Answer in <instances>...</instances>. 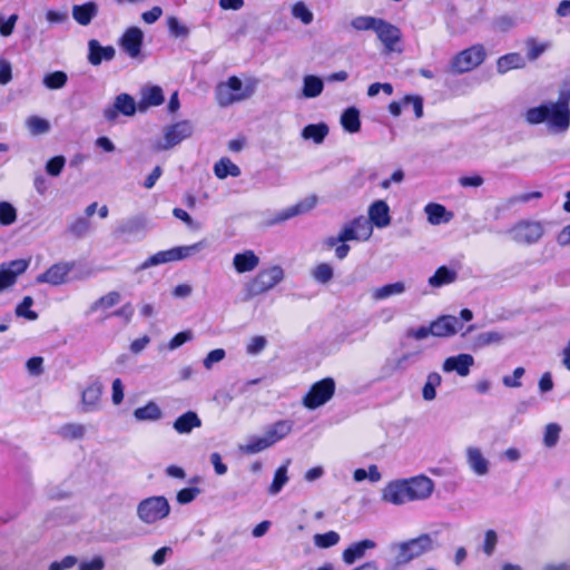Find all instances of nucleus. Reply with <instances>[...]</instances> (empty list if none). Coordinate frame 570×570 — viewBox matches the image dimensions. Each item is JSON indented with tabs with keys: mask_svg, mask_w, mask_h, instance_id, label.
<instances>
[{
	"mask_svg": "<svg viewBox=\"0 0 570 570\" xmlns=\"http://www.w3.org/2000/svg\"><path fill=\"white\" fill-rule=\"evenodd\" d=\"M374 32L377 35V38L382 41L387 51H393L395 45L401 40L400 29L380 18Z\"/></svg>",
	"mask_w": 570,
	"mask_h": 570,
	"instance_id": "18",
	"label": "nucleus"
},
{
	"mask_svg": "<svg viewBox=\"0 0 570 570\" xmlns=\"http://www.w3.org/2000/svg\"><path fill=\"white\" fill-rule=\"evenodd\" d=\"M144 33L138 27L128 28L119 40L121 49L130 57L140 56Z\"/></svg>",
	"mask_w": 570,
	"mask_h": 570,
	"instance_id": "17",
	"label": "nucleus"
},
{
	"mask_svg": "<svg viewBox=\"0 0 570 570\" xmlns=\"http://www.w3.org/2000/svg\"><path fill=\"white\" fill-rule=\"evenodd\" d=\"M376 543L373 540L365 539L351 544L343 551L342 558L346 564H353L356 560L365 556L366 550L374 549Z\"/></svg>",
	"mask_w": 570,
	"mask_h": 570,
	"instance_id": "25",
	"label": "nucleus"
},
{
	"mask_svg": "<svg viewBox=\"0 0 570 570\" xmlns=\"http://www.w3.org/2000/svg\"><path fill=\"white\" fill-rule=\"evenodd\" d=\"M317 204V197L316 196H308L297 204L289 206L281 212H278L271 220L269 225H276L281 224L283 222H286L293 217L306 214L311 212Z\"/></svg>",
	"mask_w": 570,
	"mask_h": 570,
	"instance_id": "16",
	"label": "nucleus"
},
{
	"mask_svg": "<svg viewBox=\"0 0 570 570\" xmlns=\"http://www.w3.org/2000/svg\"><path fill=\"white\" fill-rule=\"evenodd\" d=\"M144 101L149 106H159L164 102L163 90L158 86H154L144 92Z\"/></svg>",
	"mask_w": 570,
	"mask_h": 570,
	"instance_id": "57",
	"label": "nucleus"
},
{
	"mask_svg": "<svg viewBox=\"0 0 570 570\" xmlns=\"http://www.w3.org/2000/svg\"><path fill=\"white\" fill-rule=\"evenodd\" d=\"M193 125L188 120L176 122L175 125L168 126L164 129L163 140L157 141L154 145L155 151H163L173 148L174 146L181 142L193 134Z\"/></svg>",
	"mask_w": 570,
	"mask_h": 570,
	"instance_id": "10",
	"label": "nucleus"
},
{
	"mask_svg": "<svg viewBox=\"0 0 570 570\" xmlns=\"http://www.w3.org/2000/svg\"><path fill=\"white\" fill-rule=\"evenodd\" d=\"M226 356V352L223 348H216L210 351L207 356L204 358L203 364L206 370H210L214 364L219 363Z\"/></svg>",
	"mask_w": 570,
	"mask_h": 570,
	"instance_id": "60",
	"label": "nucleus"
},
{
	"mask_svg": "<svg viewBox=\"0 0 570 570\" xmlns=\"http://www.w3.org/2000/svg\"><path fill=\"white\" fill-rule=\"evenodd\" d=\"M26 127L31 135L38 136L50 130V122L39 116H30L26 119Z\"/></svg>",
	"mask_w": 570,
	"mask_h": 570,
	"instance_id": "45",
	"label": "nucleus"
},
{
	"mask_svg": "<svg viewBox=\"0 0 570 570\" xmlns=\"http://www.w3.org/2000/svg\"><path fill=\"white\" fill-rule=\"evenodd\" d=\"M379 18L370 16H358L351 21V26L357 31L375 29Z\"/></svg>",
	"mask_w": 570,
	"mask_h": 570,
	"instance_id": "52",
	"label": "nucleus"
},
{
	"mask_svg": "<svg viewBox=\"0 0 570 570\" xmlns=\"http://www.w3.org/2000/svg\"><path fill=\"white\" fill-rule=\"evenodd\" d=\"M161 416L163 412L154 401H150L145 406L137 407L134 411V417L137 421H158Z\"/></svg>",
	"mask_w": 570,
	"mask_h": 570,
	"instance_id": "35",
	"label": "nucleus"
},
{
	"mask_svg": "<svg viewBox=\"0 0 570 570\" xmlns=\"http://www.w3.org/2000/svg\"><path fill=\"white\" fill-rule=\"evenodd\" d=\"M289 464V461H287L284 465L279 466L274 475V480L268 489V492L272 495L277 494L281 492L283 487L287 483L288 476H287V465Z\"/></svg>",
	"mask_w": 570,
	"mask_h": 570,
	"instance_id": "47",
	"label": "nucleus"
},
{
	"mask_svg": "<svg viewBox=\"0 0 570 570\" xmlns=\"http://www.w3.org/2000/svg\"><path fill=\"white\" fill-rule=\"evenodd\" d=\"M120 294L118 292H109L108 294L101 296L100 298H98L97 301H95L90 306H89V309H88V314H94L96 313L97 311L99 309H108L112 306H115L116 304H118L120 302Z\"/></svg>",
	"mask_w": 570,
	"mask_h": 570,
	"instance_id": "40",
	"label": "nucleus"
},
{
	"mask_svg": "<svg viewBox=\"0 0 570 570\" xmlns=\"http://www.w3.org/2000/svg\"><path fill=\"white\" fill-rule=\"evenodd\" d=\"M202 426V420L194 411H188L184 413L183 415L178 416L173 428L175 431L179 434H188L190 433L195 428Z\"/></svg>",
	"mask_w": 570,
	"mask_h": 570,
	"instance_id": "27",
	"label": "nucleus"
},
{
	"mask_svg": "<svg viewBox=\"0 0 570 570\" xmlns=\"http://www.w3.org/2000/svg\"><path fill=\"white\" fill-rule=\"evenodd\" d=\"M466 464L478 476H484L490 471V461L483 455L480 448L470 445L465 449Z\"/></svg>",
	"mask_w": 570,
	"mask_h": 570,
	"instance_id": "19",
	"label": "nucleus"
},
{
	"mask_svg": "<svg viewBox=\"0 0 570 570\" xmlns=\"http://www.w3.org/2000/svg\"><path fill=\"white\" fill-rule=\"evenodd\" d=\"M88 61L92 66L100 65L104 60L110 61L116 56V50L112 46L102 47L98 40L91 39L88 42Z\"/></svg>",
	"mask_w": 570,
	"mask_h": 570,
	"instance_id": "22",
	"label": "nucleus"
},
{
	"mask_svg": "<svg viewBox=\"0 0 570 570\" xmlns=\"http://www.w3.org/2000/svg\"><path fill=\"white\" fill-rule=\"evenodd\" d=\"M284 277V269L279 265H274L259 271L255 277L244 285V301H249L258 295L267 293L279 284Z\"/></svg>",
	"mask_w": 570,
	"mask_h": 570,
	"instance_id": "5",
	"label": "nucleus"
},
{
	"mask_svg": "<svg viewBox=\"0 0 570 570\" xmlns=\"http://www.w3.org/2000/svg\"><path fill=\"white\" fill-rule=\"evenodd\" d=\"M341 124L343 128L351 134L360 131V111L355 107L347 108L341 116Z\"/></svg>",
	"mask_w": 570,
	"mask_h": 570,
	"instance_id": "36",
	"label": "nucleus"
},
{
	"mask_svg": "<svg viewBox=\"0 0 570 570\" xmlns=\"http://www.w3.org/2000/svg\"><path fill=\"white\" fill-rule=\"evenodd\" d=\"M199 493V488H185L177 492L176 500L179 504H188L193 502L198 497Z\"/></svg>",
	"mask_w": 570,
	"mask_h": 570,
	"instance_id": "59",
	"label": "nucleus"
},
{
	"mask_svg": "<svg viewBox=\"0 0 570 570\" xmlns=\"http://www.w3.org/2000/svg\"><path fill=\"white\" fill-rule=\"evenodd\" d=\"M340 541V534L335 531H328L323 534L314 535V543L318 548H330L337 544Z\"/></svg>",
	"mask_w": 570,
	"mask_h": 570,
	"instance_id": "53",
	"label": "nucleus"
},
{
	"mask_svg": "<svg viewBox=\"0 0 570 570\" xmlns=\"http://www.w3.org/2000/svg\"><path fill=\"white\" fill-rule=\"evenodd\" d=\"M505 337L507 335L503 332L499 331L482 332L473 338L472 347L476 350L493 344H500L503 342Z\"/></svg>",
	"mask_w": 570,
	"mask_h": 570,
	"instance_id": "34",
	"label": "nucleus"
},
{
	"mask_svg": "<svg viewBox=\"0 0 570 570\" xmlns=\"http://www.w3.org/2000/svg\"><path fill=\"white\" fill-rule=\"evenodd\" d=\"M168 28H169V31L175 36V37H187L189 35V30L186 26H183L177 18L175 17H170L168 19Z\"/></svg>",
	"mask_w": 570,
	"mask_h": 570,
	"instance_id": "64",
	"label": "nucleus"
},
{
	"mask_svg": "<svg viewBox=\"0 0 570 570\" xmlns=\"http://www.w3.org/2000/svg\"><path fill=\"white\" fill-rule=\"evenodd\" d=\"M334 393L335 382L332 377H326L311 386L302 403L306 409L315 410L328 402Z\"/></svg>",
	"mask_w": 570,
	"mask_h": 570,
	"instance_id": "9",
	"label": "nucleus"
},
{
	"mask_svg": "<svg viewBox=\"0 0 570 570\" xmlns=\"http://www.w3.org/2000/svg\"><path fill=\"white\" fill-rule=\"evenodd\" d=\"M373 233V228L368 220L364 217H357L346 224L340 232V239L344 243L350 240L364 242L367 240Z\"/></svg>",
	"mask_w": 570,
	"mask_h": 570,
	"instance_id": "14",
	"label": "nucleus"
},
{
	"mask_svg": "<svg viewBox=\"0 0 570 570\" xmlns=\"http://www.w3.org/2000/svg\"><path fill=\"white\" fill-rule=\"evenodd\" d=\"M33 304V299L31 296H26L22 302L17 306L16 314L18 316L24 317L29 321H35L38 318V314L30 309Z\"/></svg>",
	"mask_w": 570,
	"mask_h": 570,
	"instance_id": "54",
	"label": "nucleus"
},
{
	"mask_svg": "<svg viewBox=\"0 0 570 570\" xmlns=\"http://www.w3.org/2000/svg\"><path fill=\"white\" fill-rule=\"evenodd\" d=\"M258 81L248 80L243 85L242 80L232 76L227 81L218 83L215 90L217 104L220 107H227L234 102L248 99L256 90Z\"/></svg>",
	"mask_w": 570,
	"mask_h": 570,
	"instance_id": "4",
	"label": "nucleus"
},
{
	"mask_svg": "<svg viewBox=\"0 0 570 570\" xmlns=\"http://www.w3.org/2000/svg\"><path fill=\"white\" fill-rule=\"evenodd\" d=\"M474 364V358L470 354H459L456 356L448 357L442 365L444 372H456L460 376H466L470 373L471 366Z\"/></svg>",
	"mask_w": 570,
	"mask_h": 570,
	"instance_id": "21",
	"label": "nucleus"
},
{
	"mask_svg": "<svg viewBox=\"0 0 570 570\" xmlns=\"http://www.w3.org/2000/svg\"><path fill=\"white\" fill-rule=\"evenodd\" d=\"M65 164L66 158L63 156H56L47 161L46 171L48 175L57 177L62 171Z\"/></svg>",
	"mask_w": 570,
	"mask_h": 570,
	"instance_id": "58",
	"label": "nucleus"
},
{
	"mask_svg": "<svg viewBox=\"0 0 570 570\" xmlns=\"http://www.w3.org/2000/svg\"><path fill=\"white\" fill-rule=\"evenodd\" d=\"M459 321L455 316L443 315L430 324V332L435 337L453 336L458 332Z\"/></svg>",
	"mask_w": 570,
	"mask_h": 570,
	"instance_id": "20",
	"label": "nucleus"
},
{
	"mask_svg": "<svg viewBox=\"0 0 570 570\" xmlns=\"http://www.w3.org/2000/svg\"><path fill=\"white\" fill-rule=\"evenodd\" d=\"M324 83L320 77L308 75L303 79V96L306 98H315L323 91Z\"/></svg>",
	"mask_w": 570,
	"mask_h": 570,
	"instance_id": "39",
	"label": "nucleus"
},
{
	"mask_svg": "<svg viewBox=\"0 0 570 570\" xmlns=\"http://www.w3.org/2000/svg\"><path fill=\"white\" fill-rule=\"evenodd\" d=\"M68 76L65 71H53L45 75L42 83L47 89L58 90L66 86Z\"/></svg>",
	"mask_w": 570,
	"mask_h": 570,
	"instance_id": "43",
	"label": "nucleus"
},
{
	"mask_svg": "<svg viewBox=\"0 0 570 570\" xmlns=\"http://www.w3.org/2000/svg\"><path fill=\"white\" fill-rule=\"evenodd\" d=\"M458 273L446 266L439 267L435 273L429 278V285L434 288L442 287L455 282Z\"/></svg>",
	"mask_w": 570,
	"mask_h": 570,
	"instance_id": "33",
	"label": "nucleus"
},
{
	"mask_svg": "<svg viewBox=\"0 0 570 570\" xmlns=\"http://www.w3.org/2000/svg\"><path fill=\"white\" fill-rule=\"evenodd\" d=\"M17 220V210L8 202H0V224L9 226Z\"/></svg>",
	"mask_w": 570,
	"mask_h": 570,
	"instance_id": "51",
	"label": "nucleus"
},
{
	"mask_svg": "<svg viewBox=\"0 0 570 570\" xmlns=\"http://www.w3.org/2000/svg\"><path fill=\"white\" fill-rule=\"evenodd\" d=\"M406 291L404 282L399 281L395 283L386 284L381 287H374L371 289V297L373 301L379 302L386 299L391 296L402 295Z\"/></svg>",
	"mask_w": 570,
	"mask_h": 570,
	"instance_id": "28",
	"label": "nucleus"
},
{
	"mask_svg": "<svg viewBox=\"0 0 570 570\" xmlns=\"http://www.w3.org/2000/svg\"><path fill=\"white\" fill-rule=\"evenodd\" d=\"M487 51L483 45H473L456 53L451 62L450 69L453 73L469 72L479 67L485 59Z\"/></svg>",
	"mask_w": 570,
	"mask_h": 570,
	"instance_id": "8",
	"label": "nucleus"
},
{
	"mask_svg": "<svg viewBox=\"0 0 570 570\" xmlns=\"http://www.w3.org/2000/svg\"><path fill=\"white\" fill-rule=\"evenodd\" d=\"M86 432V426L79 423H68L62 425L59 430V434L66 440H81Z\"/></svg>",
	"mask_w": 570,
	"mask_h": 570,
	"instance_id": "46",
	"label": "nucleus"
},
{
	"mask_svg": "<svg viewBox=\"0 0 570 570\" xmlns=\"http://www.w3.org/2000/svg\"><path fill=\"white\" fill-rule=\"evenodd\" d=\"M509 233L515 243L532 245L542 238L544 234V227L541 222L521 220L515 224Z\"/></svg>",
	"mask_w": 570,
	"mask_h": 570,
	"instance_id": "11",
	"label": "nucleus"
},
{
	"mask_svg": "<svg viewBox=\"0 0 570 570\" xmlns=\"http://www.w3.org/2000/svg\"><path fill=\"white\" fill-rule=\"evenodd\" d=\"M146 225V218L141 216L131 217L120 223L119 226L116 228L115 234L118 236L134 235L144 232Z\"/></svg>",
	"mask_w": 570,
	"mask_h": 570,
	"instance_id": "32",
	"label": "nucleus"
},
{
	"mask_svg": "<svg viewBox=\"0 0 570 570\" xmlns=\"http://www.w3.org/2000/svg\"><path fill=\"white\" fill-rule=\"evenodd\" d=\"M294 18L299 19L304 24H309L313 21V12L306 7L304 2H297L292 8Z\"/></svg>",
	"mask_w": 570,
	"mask_h": 570,
	"instance_id": "55",
	"label": "nucleus"
},
{
	"mask_svg": "<svg viewBox=\"0 0 570 570\" xmlns=\"http://www.w3.org/2000/svg\"><path fill=\"white\" fill-rule=\"evenodd\" d=\"M524 120L531 126L546 122L553 134L566 132L570 126L569 98L560 97L557 101L529 108L524 112Z\"/></svg>",
	"mask_w": 570,
	"mask_h": 570,
	"instance_id": "2",
	"label": "nucleus"
},
{
	"mask_svg": "<svg viewBox=\"0 0 570 570\" xmlns=\"http://www.w3.org/2000/svg\"><path fill=\"white\" fill-rule=\"evenodd\" d=\"M193 338V332L191 331H184L178 334H176L168 343L167 348L169 351H174L178 347H180L186 342L191 341Z\"/></svg>",
	"mask_w": 570,
	"mask_h": 570,
	"instance_id": "62",
	"label": "nucleus"
},
{
	"mask_svg": "<svg viewBox=\"0 0 570 570\" xmlns=\"http://www.w3.org/2000/svg\"><path fill=\"white\" fill-rule=\"evenodd\" d=\"M206 247H207V242L205 239H203L193 245L178 246V247H174V248H170L167 250H160V252L151 255L145 262H142L139 266H137L135 268L134 273L138 274L147 268L153 267V266H158V265L170 263V262L186 259V258L199 253L200 250H203Z\"/></svg>",
	"mask_w": 570,
	"mask_h": 570,
	"instance_id": "6",
	"label": "nucleus"
},
{
	"mask_svg": "<svg viewBox=\"0 0 570 570\" xmlns=\"http://www.w3.org/2000/svg\"><path fill=\"white\" fill-rule=\"evenodd\" d=\"M30 264V259H14L0 264V293L13 286Z\"/></svg>",
	"mask_w": 570,
	"mask_h": 570,
	"instance_id": "12",
	"label": "nucleus"
},
{
	"mask_svg": "<svg viewBox=\"0 0 570 570\" xmlns=\"http://www.w3.org/2000/svg\"><path fill=\"white\" fill-rule=\"evenodd\" d=\"M433 489V481L425 475L395 480L389 482L383 488L382 500L394 505H402L410 501H419L430 498Z\"/></svg>",
	"mask_w": 570,
	"mask_h": 570,
	"instance_id": "1",
	"label": "nucleus"
},
{
	"mask_svg": "<svg viewBox=\"0 0 570 570\" xmlns=\"http://www.w3.org/2000/svg\"><path fill=\"white\" fill-rule=\"evenodd\" d=\"M97 13L98 7L95 2L73 6L72 8V17L81 26H88Z\"/></svg>",
	"mask_w": 570,
	"mask_h": 570,
	"instance_id": "31",
	"label": "nucleus"
},
{
	"mask_svg": "<svg viewBox=\"0 0 570 570\" xmlns=\"http://www.w3.org/2000/svg\"><path fill=\"white\" fill-rule=\"evenodd\" d=\"M442 377L439 373L432 372L428 375L422 389V396L425 401H433L436 396V387L441 385Z\"/></svg>",
	"mask_w": 570,
	"mask_h": 570,
	"instance_id": "44",
	"label": "nucleus"
},
{
	"mask_svg": "<svg viewBox=\"0 0 570 570\" xmlns=\"http://www.w3.org/2000/svg\"><path fill=\"white\" fill-rule=\"evenodd\" d=\"M524 67L525 59L519 52L504 55L497 60V71L500 75L507 73L512 69H521Z\"/></svg>",
	"mask_w": 570,
	"mask_h": 570,
	"instance_id": "30",
	"label": "nucleus"
},
{
	"mask_svg": "<svg viewBox=\"0 0 570 570\" xmlns=\"http://www.w3.org/2000/svg\"><path fill=\"white\" fill-rule=\"evenodd\" d=\"M90 230V220L87 217H78L70 226L69 232L77 236L83 237Z\"/></svg>",
	"mask_w": 570,
	"mask_h": 570,
	"instance_id": "56",
	"label": "nucleus"
},
{
	"mask_svg": "<svg viewBox=\"0 0 570 570\" xmlns=\"http://www.w3.org/2000/svg\"><path fill=\"white\" fill-rule=\"evenodd\" d=\"M73 262H60L53 264L45 273L39 274L36 277L38 284H49L52 286H59L69 281V274L73 269Z\"/></svg>",
	"mask_w": 570,
	"mask_h": 570,
	"instance_id": "13",
	"label": "nucleus"
},
{
	"mask_svg": "<svg viewBox=\"0 0 570 570\" xmlns=\"http://www.w3.org/2000/svg\"><path fill=\"white\" fill-rule=\"evenodd\" d=\"M425 214L428 215V220L432 225H439L446 214V209L443 205L430 203L424 208Z\"/></svg>",
	"mask_w": 570,
	"mask_h": 570,
	"instance_id": "48",
	"label": "nucleus"
},
{
	"mask_svg": "<svg viewBox=\"0 0 570 570\" xmlns=\"http://www.w3.org/2000/svg\"><path fill=\"white\" fill-rule=\"evenodd\" d=\"M293 430V422L281 420L269 425L265 431V436L271 445L286 438Z\"/></svg>",
	"mask_w": 570,
	"mask_h": 570,
	"instance_id": "29",
	"label": "nucleus"
},
{
	"mask_svg": "<svg viewBox=\"0 0 570 570\" xmlns=\"http://www.w3.org/2000/svg\"><path fill=\"white\" fill-rule=\"evenodd\" d=\"M561 426L557 423H549L546 425L543 434V444L547 448L557 445L560 438Z\"/></svg>",
	"mask_w": 570,
	"mask_h": 570,
	"instance_id": "49",
	"label": "nucleus"
},
{
	"mask_svg": "<svg viewBox=\"0 0 570 570\" xmlns=\"http://www.w3.org/2000/svg\"><path fill=\"white\" fill-rule=\"evenodd\" d=\"M328 132V127L325 124L307 125L303 131L304 139H311L315 144H321Z\"/></svg>",
	"mask_w": 570,
	"mask_h": 570,
	"instance_id": "41",
	"label": "nucleus"
},
{
	"mask_svg": "<svg viewBox=\"0 0 570 570\" xmlns=\"http://www.w3.org/2000/svg\"><path fill=\"white\" fill-rule=\"evenodd\" d=\"M169 513L170 504L164 495L146 498L137 505V517L147 525H154L165 520Z\"/></svg>",
	"mask_w": 570,
	"mask_h": 570,
	"instance_id": "7",
	"label": "nucleus"
},
{
	"mask_svg": "<svg viewBox=\"0 0 570 570\" xmlns=\"http://www.w3.org/2000/svg\"><path fill=\"white\" fill-rule=\"evenodd\" d=\"M551 47V43L539 42L535 38H529L525 40L527 58L530 61H535L543 52Z\"/></svg>",
	"mask_w": 570,
	"mask_h": 570,
	"instance_id": "42",
	"label": "nucleus"
},
{
	"mask_svg": "<svg viewBox=\"0 0 570 570\" xmlns=\"http://www.w3.org/2000/svg\"><path fill=\"white\" fill-rule=\"evenodd\" d=\"M267 345V341L264 336H254L250 338L246 351L250 355L259 354Z\"/></svg>",
	"mask_w": 570,
	"mask_h": 570,
	"instance_id": "63",
	"label": "nucleus"
},
{
	"mask_svg": "<svg viewBox=\"0 0 570 570\" xmlns=\"http://www.w3.org/2000/svg\"><path fill=\"white\" fill-rule=\"evenodd\" d=\"M404 107L412 106L416 118L423 117V99L420 96H406L403 99Z\"/></svg>",
	"mask_w": 570,
	"mask_h": 570,
	"instance_id": "61",
	"label": "nucleus"
},
{
	"mask_svg": "<svg viewBox=\"0 0 570 570\" xmlns=\"http://www.w3.org/2000/svg\"><path fill=\"white\" fill-rule=\"evenodd\" d=\"M333 275V267L327 263H321L312 271L314 279L322 284L328 283Z\"/></svg>",
	"mask_w": 570,
	"mask_h": 570,
	"instance_id": "50",
	"label": "nucleus"
},
{
	"mask_svg": "<svg viewBox=\"0 0 570 570\" xmlns=\"http://www.w3.org/2000/svg\"><path fill=\"white\" fill-rule=\"evenodd\" d=\"M259 265V257L253 250L238 253L233 258V266L237 273L254 271Z\"/></svg>",
	"mask_w": 570,
	"mask_h": 570,
	"instance_id": "26",
	"label": "nucleus"
},
{
	"mask_svg": "<svg viewBox=\"0 0 570 570\" xmlns=\"http://www.w3.org/2000/svg\"><path fill=\"white\" fill-rule=\"evenodd\" d=\"M271 442L266 439L265 434L263 436H250L247 440V443L239 444L238 450L245 454H255L268 449Z\"/></svg>",
	"mask_w": 570,
	"mask_h": 570,
	"instance_id": "37",
	"label": "nucleus"
},
{
	"mask_svg": "<svg viewBox=\"0 0 570 570\" xmlns=\"http://www.w3.org/2000/svg\"><path fill=\"white\" fill-rule=\"evenodd\" d=\"M368 223L377 228L387 227L391 224L390 208L384 200L374 202L368 208Z\"/></svg>",
	"mask_w": 570,
	"mask_h": 570,
	"instance_id": "23",
	"label": "nucleus"
},
{
	"mask_svg": "<svg viewBox=\"0 0 570 570\" xmlns=\"http://www.w3.org/2000/svg\"><path fill=\"white\" fill-rule=\"evenodd\" d=\"M104 117L109 122H115L119 115L131 117L136 114V102L128 94L118 95L114 104L108 106L102 111Z\"/></svg>",
	"mask_w": 570,
	"mask_h": 570,
	"instance_id": "15",
	"label": "nucleus"
},
{
	"mask_svg": "<svg viewBox=\"0 0 570 570\" xmlns=\"http://www.w3.org/2000/svg\"><path fill=\"white\" fill-rule=\"evenodd\" d=\"M102 394V384L99 381H94L82 391L81 403L85 412H92L98 410L100 397Z\"/></svg>",
	"mask_w": 570,
	"mask_h": 570,
	"instance_id": "24",
	"label": "nucleus"
},
{
	"mask_svg": "<svg viewBox=\"0 0 570 570\" xmlns=\"http://www.w3.org/2000/svg\"><path fill=\"white\" fill-rule=\"evenodd\" d=\"M436 547V539L432 534L424 533L417 538L392 544L391 551L394 553L395 563L402 566L434 550Z\"/></svg>",
	"mask_w": 570,
	"mask_h": 570,
	"instance_id": "3",
	"label": "nucleus"
},
{
	"mask_svg": "<svg viewBox=\"0 0 570 570\" xmlns=\"http://www.w3.org/2000/svg\"><path fill=\"white\" fill-rule=\"evenodd\" d=\"M214 173L219 179L227 176L238 177L240 175L239 167L228 158H222L214 166Z\"/></svg>",
	"mask_w": 570,
	"mask_h": 570,
	"instance_id": "38",
	"label": "nucleus"
}]
</instances>
